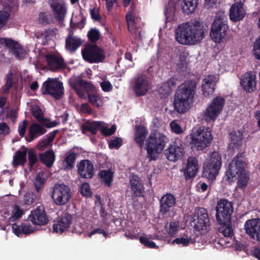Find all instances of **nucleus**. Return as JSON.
<instances>
[{"label": "nucleus", "mask_w": 260, "mask_h": 260, "mask_svg": "<svg viewBox=\"0 0 260 260\" xmlns=\"http://www.w3.org/2000/svg\"><path fill=\"white\" fill-rule=\"evenodd\" d=\"M246 159L244 152L238 153L229 164L224 177V181L230 184L238 178L237 184L241 189L245 188L249 180V174L246 171Z\"/></svg>", "instance_id": "f257e3e1"}, {"label": "nucleus", "mask_w": 260, "mask_h": 260, "mask_svg": "<svg viewBox=\"0 0 260 260\" xmlns=\"http://www.w3.org/2000/svg\"><path fill=\"white\" fill-rule=\"evenodd\" d=\"M197 86L196 80L189 79L178 87L174 96V107L178 113H185L189 110L193 102Z\"/></svg>", "instance_id": "f03ea898"}, {"label": "nucleus", "mask_w": 260, "mask_h": 260, "mask_svg": "<svg viewBox=\"0 0 260 260\" xmlns=\"http://www.w3.org/2000/svg\"><path fill=\"white\" fill-rule=\"evenodd\" d=\"M206 31V27L199 22L182 23L176 29V40L182 45H193L204 38Z\"/></svg>", "instance_id": "7ed1b4c3"}, {"label": "nucleus", "mask_w": 260, "mask_h": 260, "mask_svg": "<svg viewBox=\"0 0 260 260\" xmlns=\"http://www.w3.org/2000/svg\"><path fill=\"white\" fill-rule=\"evenodd\" d=\"M234 212L233 205L227 199H220L216 207V219L218 231L225 237H232L234 235L232 223V216Z\"/></svg>", "instance_id": "20e7f679"}, {"label": "nucleus", "mask_w": 260, "mask_h": 260, "mask_svg": "<svg viewBox=\"0 0 260 260\" xmlns=\"http://www.w3.org/2000/svg\"><path fill=\"white\" fill-rule=\"evenodd\" d=\"M169 139L164 134L154 131L151 133L146 141V149L150 160H155L157 155L164 150Z\"/></svg>", "instance_id": "39448f33"}, {"label": "nucleus", "mask_w": 260, "mask_h": 260, "mask_svg": "<svg viewBox=\"0 0 260 260\" xmlns=\"http://www.w3.org/2000/svg\"><path fill=\"white\" fill-rule=\"evenodd\" d=\"M191 143L198 150H201L208 146L213 139L211 131L209 127H200L193 129L190 134Z\"/></svg>", "instance_id": "423d86ee"}, {"label": "nucleus", "mask_w": 260, "mask_h": 260, "mask_svg": "<svg viewBox=\"0 0 260 260\" xmlns=\"http://www.w3.org/2000/svg\"><path fill=\"white\" fill-rule=\"evenodd\" d=\"M221 157L217 152H214L206 160L203 166V176L214 180L221 167Z\"/></svg>", "instance_id": "0eeeda50"}, {"label": "nucleus", "mask_w": 260, "mask_h": 260, "mask_svg": "<svg viewBox=\"0 0 260 260\" xmlns=\"http://www.w3.org/2000/svg\"><path fill=\"white\" fill-rule=\"evenodd\" d=\"M81 54L84 60L90 63L103 62L106 58L105 50L94 44H86Z\"/></svg>", "instance_id": "6e6552de"}, {"label": "nucleus", "mask_w": 260, "mask_h": 260, "mask_svg": "<svg viewBox=\"0 0 260 260\" xmlns=\"http://www.w3.org/2000/svg\"><path fill=\"white\" fill-rule=\"evenodd\" d=\"M228 29L227 18L225 16L216 18L211 28L210 37L212 40L218 43L223 42L225 40Z\"/></svg>", "instance_id": "1a4fd4ad"}, {"label": "nucleus", "mask_w": 260, "mask_h": 260, "mask_svg": "<svg viewBox=\"0 0 260 260\" xmlns=\"http://www.w3.org/2000/svg\"><path fill=\"white\" fill-rule=\"evenodd\" d=\"M192 223L193 229L197 231L208 230L210 226V219L205 208L198 207L195 209Z\"/></svg>", "instance_id": "9d476101"}, {"label": "nucleus", "mask_w": 260, "mask_h": 260, "mask_svg": "<svg viewBox=\"0 0 260 260\" xmlns=\"http://www.w3.org/2000/svg\"><path fill=\"white\" fill-rule=\"evenodd\" d=\"M70 188L63 184H56L53 188L52 198L57 205H63L68 203L71 197Z\"/></svg>", "instance_id": "9b49d317"}, {"label": "nucleus", "mask_w": 260, "mask_h": 260, "mask_svg": "<svg viewBox=\"0 0 260 260\" xmlns=\"http://www.w3.org/2000/svg\"><path fill=\"white\" fill-rule=\"evenodd\" d=\"M224 102L223 98L217 96L214 98L205 112L204 115L205 120L207 122L214 121L221 111Z\"/></svg>", "instance_id": "f8f14e48"}, {"label": "nucleus", "mask_w": 260, "mask_h": 260, "mask_svg": "<svg viewBox=\"0 0 260 260\" xmlns=\"http://www.w3.org/2000/svg\"><path fill=\"white\" fill-rule=\"evenodd\" d=\"M0 44L5 45L18 59H23L26 54L25 49L16 41L12 39L1 38Z\"/></svg>", "instance_id": "ddd939ff"}, {"label": "nucleus", "mask_w": 260, "mask_h": 260, "mask_svg": "<svg viewBox=\"0 0 260 260\" xmlns=\"http://www.w3.org/2000/svg\"><path fill=\"white\" fill-rule=\"evenodd\" d=\"M256 76L254 72H247L242 76L240 85L246 92H253L256 90Z\"/></svg>", "instance_id": "4468645a"}, {"label": "nucleus", "mask_w": 260, "mask_h": 260, "mask_svg": "<svg viewBox=\"0 0 260 260\" xmlns=\"http://www.w3.org/2000/svg\"><path fill=\"white\" fill-rule=\"evenodd\" d=\"M149 87L148 80L145 75H139L134 78L133 88L137 96L145 95L149 90Z\"/></svg>", "instance_id": "2eb2a0df"}, {"label": "nucleus", "mask_w": 260, "mask_h": 260, "mask_svg": "<svg viewBox=\"0 0 260 260\" xmlns=\"http://www.w3.org/2000/svg\"><path fill=\"white\" fill-rule=\"evenodd\" d=\"M246 233L250 238L260 241V219L252 218L247 220L244 224Z\"/></svg>", "instance_id": "dca6fc26"}, {"label": "nucleus", "mask_w": 260, "mask_h": 260, "mask_svg": "<svg viewBox=\"0 0 260 260\" xmlns=\"http://www.w3.org/2000/svg\"><path fill=\"white\" fill-rule=\"evenodd\" d=\"M176 204L175 196L171 193L164 194L159 200V212L163 216L170 212Z\"/></svg>", "instance_id": "f3484780"}, {"label": "nucleus", "mask_w": 260, "mask_h": 260, "mask_svg": "<svg viewBox=\"0 0 260 260\" xmlns=\"http://www.w3.org/2000/svg\"><path fill=\"white\" fill-rule=\"evenodd\" d=\"M28 219L33 224L37 225H45L48 220L44 208L41 206L31 211Z\"/></svg>", "instance_id": "a211bd4d"}, {"label": "nucleus", "mask_w": 260, "mask_h": 260, "mask_svg": "<svg viewBox=\"0 0 260 260\" xmlns=\"http://www.w3.org/2000/svg\"><path fill=\"white\" fill-rule=\"evenodd\" d=\"M78 173L83 178L90 179L94 175V167L88 159L81 160L77 165Z\"/></svg>", "instance_id": "6ab92c4d"}, {"label": "nucleus", "mask_w": 260, "mask_h": 260, "mask_svg": "<svg viewBox=\"0 0 260 260\" xmlns=\"http://www.w3.org/2000/svg\"><path fill=\"white\" fill-rule=\"evenodd\" d=\"M72 217L71 214L67 212L61 217L57 218V220L53 225V232L56 233L62 234L69 227H70Z\"/></svg>", "instance_id": "aec40b11"}, {"label": "nucleus", "mask_w": 260, "mask_h": 260, "mask_svg": "<svg viewBox=\"0 0 260 260\" xmlns=\"http://www.w3.org/2000/svg\"><path fill=\"white\" fill-rule=\"evenodd\" d=\"M184 153V148L182 145L180 144L178 145L176 143L171 145L166 150L165 155L167 158L172 161H176L181 159Z\"/></svg>", "instance_id": "412c9836"}, {"label": "nucleus", "mask_w": 260, "mask_h": 260, "mask_svg": "<svg viewBox=\"0 0 260 260\" xmlns=\"http://www.w3.org/2000/svg\"><path fill=\"white\" fill-rule=\"evenodd\" d=\"M244 4L241 2L234 3L230 9V18L233 22H237L242 20L246 14L244 9Z\"/></svg>", "instance_id": "4be33fe9"}, {"label": "nucleus", "mask_w": 260, "mask_h": 260, "mask_svg": "<svg viewBox=\"0 0 260 260\" xmlns=\"http://www.w3.org/2000/svg\"><path fill=\"white\" fill-rule=\"evenodd\" d=\"M62 82L57 78H50V95L56 100H60L64 94Z\"/></svg>", "instance_id": "5701e85b"}, {"label": "nucleus", "mask_w": 260, "mask_h": 260, "mask_svg": "<svg viewBox=\"0 0 260 260\" xmlns=\"http://www.w3.org/2000/svg\"><path fill=\"white\" fill-rule=\"evenodd\" d=\"M198 161L194 157H190L187 159V166L184 172V175L186 180L196 177L198 171Z\"/></svg>", "instance_id": "b1692460"}, {"label": "nucleus", "mask_w": 260, "mask_h": 260, "mask_svg": "<svg viewBox=\"0 0 260 260\" xmlns=\"http://www.w3.org/2000/svg\"><path fill=\"white\" fill-rule=\"evenodd\" d=\"M129 184L134 197H140L143 196L144 186L138 175L135 174L132 175Z\"/></svg>", "instance_id": "393cba45"}, {"label": "nucleus", "mask_w": 260, "mask_h": 260, "mask_svg": "<svg viewBox=\"0 0 260 260\" xmlns=\"http://www.w3.org/2000/svg\"><path fill=\"white\" fill-rule=\"evenodd\" d=\"M243 130L233 131L229 133L230 143L229 147L235 150L239 148L242 144Z\"/></svg>", "instance_id": "a878e982"}, {"label": "nucleus", "mask_w": 260, "mask_h": 260, "mask_svg": "<svg viewBox=\"0 0 260 260\" xmlns=\"http://www.w3.org/2000/svg\"><path fill=\"white\" fill-rule=\"evenodd\" d=\"M215 86L214 76L208 75L206 76L203 81L202 86L204 96L207 97L212 95L214 92Z\"/></svg>", "instance_id": "bb28decb"}, {"label": "nucleus", "mask_w": 260, "mask_h": 260, "mask_svg": "<svg viewBox=\"0 0 260 260\" xmlns=\"http://www.w3.org/2000/svg\"><path fill=\"white\" fill-rule=\"evenodd\" d=\"M66 67L63 59L60 55H55L50 53V71L56 72Z\"/></svg>", "instance_id": "cd10ccee"}, {"label": "nucleus", "mask_w": 260, "mask_h": 260, "mask_svg": "<svg viewBox=\"0 0 260 260\" xmlns=\"http://www.w3.org/2000/svg\"><path fill=\"white\" fill-rule=\"evenodd\" d=\"M46 131L45 128L37 123H34L31 124L29 128V137L25 139L27 142H31L35 138L45 133Z\"/></svg>", "instance_id": "c85d7f7f"}, {"label": "nucleus", "mask_w": 260, "mask_h": 260, "mask_svg": "<svg viewBox=\"0 0 260 260\" xmlns=\"http://www.w3.org/2000/svg\"><path fill=\"white\" fill-rule=\"evenodd\" d=\"M77 155V153L72 150L65 153L62 161V165L64 170H70L74 168Z\"/></svg>", "instance_id": "c756f323"}, {"label": "nucleus", "mask_w": 260, "mask_h": 260, "mask_svg": "<svg viewBox=\"0 0 260 260\" xmlns=\"http://www.w3.org/2000/svg\"><path fill=\"white\" fill-rule=\"evenodd\" d=\"M196 242L195 237L192 235L191 232L186 231L181 237L177 238L172 241V244L182 245L183 246H187L189 243L193 244Z\"/></svg>", "instance_id": "7c9ffc66"}, {"label": "nucleus", "mask_w": 260, "mask_h": 260, "mask_svg": "<svg viewBox=\"0 0 260 260\" xmlns=\"http://www.w3.org/2000/svg\"><path fill=\"white\" fill-rule=\"evenodd\" d=\"M102 122L101 121H93L90 122L88 121L83 123L81 126L82 133L85 134L86 132H90L92 135H95L98 130L102 126Z\"/></svg>", "instance_id": "2f4dec72"}, {"label": "nucleus", "mask_w": 260, "mask_h": 260, "mask_svg": "<svg viewBox=\"0 0 260 260\" xmlns=\"http://www.w3.org/2000/svg\"><path fill=\"white\" fill-rule=\"evenodd\" d=\"M27 149L23 150H17L13 156L12 165L16 167L18 166H23L26 162Z\"/></svg>", "instance_id": "473e14b6"}, {"label": "nucleus", "mask_w": 260, "mask_h": 260, "mask_svg": "<svg viewBox=\"0 0 260 260\" xmlns=\"http://www.w3.org/2000/svg\"><path fill=\"white\" fill-rule=\"evenodd\" d=\"M125 19L129 31L131 34L136 33L137 29V23L139 18L136 17L132 12L128 11L125 15Z\"/></svg>", "instance_id": "72a5a7b5"}, {"label": "nucleus", "mask_w": 260, "mask_h": 260, "mask_svg": "<svg viewBox=\"0 0 260 260\" xmlns=\"http://www.w3.org/2000/svg\"><path fill=\"white\" fill-rule=\"evenodd\" d=\"M147 134L148 131L144 126L139 125L137 126L135 141L140 148H142L143 146L144 140Z\"/></svg>", "instance_id": "f704fd0d"}, {"label": "nucleus", "mask_w": 260, "mask_h": 260, "mask_svg": "<svg viewBox=\"0 0 260 260\" xmlns=\"http://www.w3.org/2000/svg\"><path fill=\"white\" fill-rule=\"evenodd\" d=\"M114 172L111 169L100 170L99 172V177L102 179L105 185L108 187L112 186L113 181Z\"/></svg>", "instance_id": "c9c22d12"}, {"label": "nucleus", "mask_w": 260, "mask_h": 260, "mask_svg": "<svg viewBox=\"0 0 260 260\" xmlns=\"http://www.w3.org/2000/svg\"><path fill=\"white\" fill-rule=\"evenodd\" d=\"M47 181V176L43 172H39L36 176L34 182L35 189L38 193L42 191Z\"/></svg>", "instance_id": "e433bc0d"}, {"label": "nucleus", "mask_w": 260, "mask_h": 260, "mask_svg": "<svg viewBox=\"0 0 260 260\" xmlns=\"http://www.w3.org/2000/svg\"><path fill=\"white\" fill-rule=\"evenodd\" d=\"M50 6L53 9L55 17L58 21H62L66 12L64 7L59 3L53 4H51Z\"/></svg>", "instance_id": "4c0bfd02"}, {"label": "nucleus", "mask_w": 260, "mask_h": 260, "mask_svg": "<svg viewBox=\"0 0 260 260\" xmlns=\"http://www.w3.org/2000/svg\"><path fill=\"white\" fill-rule=\"evenodd\" d=\"M198 4V0H183L182 11L187 14H191L195 10Z\"/></svg>", "instance_id": "58836bf2"}, {"label": "nucleus", "mask_w": 260, "mask_h": 260, "mask_svg": "<svg viewBox=\"0 0 260 260\" xmlns=\"http://www.w3.org/2000/svg\"><path fill=\"white\" fill-rule=\"evenodd\" d=\"M81 45V40L74 37H69L66 41V48L72 51L76 50Z\"/></svg>", "instance_id": "ea45409f"}, {"label": "nucleus", "mask_w": 260, "mask_h": 260, "mask_svg": "<svg viewBox=\"0 0 260 260\" xmlns=\"http://www.w3.org/2000/svg\"><path fill=\"white\" fill-rule=\"evenodd\" d=\"M32 115L38 121L44 124L46 127L49 128V121L47 122L46 118H44L43 113L40 108L32 110Z\"/></svg>", "instance_id": "a19ab883"}, {"label": "nucleus", "mask_w": 260, "mask_h": 260, "mask_svg": "<svg viewBox=\"0 0 260 260\" xmlns=\"http://www.w3.org/2000/svg\"><path fill=\"white\" fill-rule=\"evenodd\" d=\"M23 213V210L19 206L15 205L12 211V216L9 218V223L14 222L16 219H19Z\"/></svg>", "instance_id": "79ce46f5"}, {"label": "nucleus", "mask_w": 260, "mask_h": 260, "mask_svg": "<svg viewBox=\"0 0 260 260\" xmlns=\"http://www.w3.org/2000/svg\"><path fill=\"white\" fill-rule=\"evenodd\" d=\"M100 31L95 28H91L87 33L88 40L92 43H96L100 38Z\"/></svg>", "instance_id": "37998d69"}, {"label": "nucleus", "mask_w": 260, "mask_h": 260, "mask_svg": "<svg viewBox=\"0 0 260 260\" xmlns=\"http://www.w3.org/2000/svg\"><path fill=\"white\" fill-rule=\"evenodd\" d=\"M88 99L89 102L92 106L96 107H100L103 105V101L101 98L95 94H88Z\"/></svg>", "instance_id": "c03bdc74"}, {"label": "nucleus", "mask_w": 260, "mask_h": 260, "mask_svg": "<svg viewBox=\"0 0 260 260\" xmlns=\"http://www.w3.org/2000/svg\"><path fill=\"white\" fill-rule=\"evenodd\" d=\"M171 92L172 89L169 87V85L165 83H163L158 89V92L161 98H166Z\"/></svg>", "instance_id": "a18cd8bd"}, {"label": "nucleus", "mask_w": 260, "mask_h": 260, "mask_svg": "<svg viewBox=\"0 0 260 260\" xmlns=\"http://www.w3.org/2000/svg\"><path fill=\"white\" fill-rule=\"evenodd\" d=\"M179 230V224L176 221H171L169 223L168 234L171 237H175Z\"/></svg>", "instance_id": "49530a36"}, {"label": "nucleus", "mask_w": 260, "mask_h": 260, "mask_svg": "<svg viewBox=\"0 0 260 260\" xmlns=\"http://www.w3.org/2000/svg\"><path fill=\"white\" fill-rule=\"evenodd\" d=\"M35 229L28 222L21 223V234L28 235L34 233Z\"/></svg>", "instance_id": "de8ad7c7"}, {"label": "nucleus", "mask_w": 260, "mask_h": 260, "mask_svg": "<svg viewBox=\"0 0 260 260\" xmlns=\"http://www.w3.org/2000/svg\"><path fill=\"white\" fill-rule=\"evenodd\" d=\"M28 166L30 170L34 167V165L37 163L38 160V157L35 152L32 150H29L28 152Z\"/></svg>", "instance_id": "09e8293b"}, {"label": "nucleus", "mask_w": 260, "mask_h": 260, "mask_svg": "<svg viewBox=\"0 0 260 260\" xmlns=\"http://www.w3.org/2000/svg\"><path fill=\"white\" fill-rule=\"evenodd\" d=\"M139 241L142 244L144 245L146 247L150 248H156L158 247L154 242L150 241L147 237L141 236L139 238Z\"/></svg>", "instance_id": "8fccbe9b"}, {"label": "nucleus", "mask_w": 260, "mask_h": 260, "mask_svg": "<svg viewBox=\"0 0 260 260\" xmlns=\"http://www.w3.org/2000/svg\"><path fill=\"white\" fill-rule=\"evenodd\" d=\"M37 39L41 41V44L43 45L48 44L49 40V30L46 29L41 33H38L37 35Z\"/></svg>", "instance_id": "3c124183"}, {"label": "nucleus", "mask_w": 260, "mask_h": 260, "mask_svg": "<svg viewBox=\"0 0 260 260\" xmlns=\"http://www.w3.org/2000/svg\"><path fill=\"white\" fill-rule=\"evenodd\" d=\"M253 52L256 59L260 60V36L254 42Z\"/></svg>", "instance_id": "603ef678"}, {"label": "nucleus", "mask_w": 260, "mask_h": 260, "mask_svg": "<svg viewBox=\"0 0 260 260\" xmlns=\"http://www.w3.org/2000/svg\"><path fill=\"white\" fill-rule=\"evenodd\" d=\"M80 192L83 196L89 197L92 194L88 183H84L80 187Z\"/></svg>", "instance_id": "864d4df0"}, {"label": "nucleus", "mask_w": 260, "mask_h": 260, "mask_svg": "<svg viewBox=\"0 0 260 260\" xmlns=\"http://www.w3.org/2000/svg\"><path fill=\"white\" fill-rule=\"evenodd\" d=\"M122 144V140L120 138L116 137L113 140L110 141L109 143V147L110 149L119 148Z\"/></svg>", "instance_id": "5fc2aeb1"}, {"label": "nucleus", "mask_w": 260, "mask_h": 260, "mask_svg": "<svg viewBox=\"0 0 260 260\" xmlns=\"http://www.w3.org/2000/svg\"><path fill=\"white\" fill-rule=\"evenodd\" d=\"M10 16V15L8 12L0 11V29L5 26Z\"/></svg>", "instance_id": "6e6d98bb"}, {"label": "nucleus", "mask_w": 260, "mask_h": 260, "mask_svg": "<svg viewBox=\"0 0 260 260\" xmlns=\"http://www.w3.org/2000/svg\"><path fill=\"white\" fill-rule=\"evenodd\" d=\"M116 129V126L115 125H112L110 128L106 127H102L101 128V132L102 134L105 136H111L114 134Z\"/></svg>", "instance_id": "4d7b16f0"}, {"label": "nucleus", "mask_w": 260, "mask_h": 260, "mask_svg": "<svg viewBox=\"0 0 260 260\" xmlns=\"http://www.w3.org/2000/svg\"><path fill=\"white\" fill-rule=\"evenodd\" d=\"M13 84V75L11 71H9L7 75L5 84L6 89L9 90Z\"/></svg>", "instance_id": "13d9d810"}, {"label": "nucleus", "mask_w": 260, "mask_h": 260, "mask_svg": "<svg viewBox=\"0 0 260 260\" xmlns=\"http://www.w3.org/2000/svg\"><path fill=\"white\" fill-rule=\"evenodd\" d=\"M170 127L172 131L176 134H180L183 132L181 127L175 120L170 123Z\"/></svg>", "instance_id": "bf43d9fd"}, {"label": "nucleus", "mask_w": 260, "mask_h": 260, "mask_svg": "<svg viewBox=\"0 0 260 260\" xmlns=\"http://www.w3.org/2000/svg\"><path fill=\"white\" fill-rule=\"evenodd\" d=\"M39 157L40 161L47 167L49 168V149L44 153H40Z\"/></svg>", "instance_id": "052dcab7"}, {"label": "nucleus", "mask_w": 260, "mask_h": 260, "mask_svg": "<svg viewBox=\"0 0 260 260\" xmlns=\"http://www.w3.org/2000/svg\"><path fill=\"white\" fill-rule=\"evenodd\" d=\"M90 14L91 18L95 21H99L101 19V16L99 14V9L96 7L90 9Z\"/></svg>", "instance_id": "680f3d73"}, {"label": "nucleus", "mask_w": 260, "mask_h": 260, "mask_svg": "<svg viewBox=\"0 0 260 260\" xmlns=\"http://www.w3.org/2000/svg\"><path fill=\"white\" fill-rule=\"evenodd\" d=\"M27 126V121L25 120L22 124H19L18 126V132L21 137L25 136L26 129Z\"/></svg>", "instance_id": "e2e57ef3"}, {"label": "nucleus", "mask_w": 260, "mask_h": 260, "mask_svg": "<svg viewBox=\"0 0 260 260\" xmlns=\"http://www.w3.org/2000/svg\"><path fill=\"white\" fill-rule=\"evenodd\" d=\"M102 90L105 92H108L112 90L113 87L110 81H104L100 83Z\"/></svg>", "instance_id": "0e129e2a"}, {"label": "nucleus", "mask_w": 260, "mask_h": 260, "mask_svg": "<svg viewBox=\"0 0 260 260\" xmlns=\"http://www.w3.org/2000/svg\"><path fill=\"white\" fill-rule=\"evenodd\" d=\"M37 147L40 151H43L47 148L49 147V137L40 141Z\"/></svg>", "instance_id": "69168bd1"}, {"label": "nucleus", "mask_w": 260, "mask_h": 260, "mask_svg": "<svg viewBox=\"0 0 260 260\" xmlns=\"http://www.w3.org/2000/svg\"><path fill=\"white\" fill-rule=\"evenodd\" d=\"M76 82L78 85H80L81 87L84 88H89L91 84L86 81H85L83 79V78L79 76L76 79Z\"/></svg>", "instance_id": "338daca9"}, {"label": "nucleus", "mask_w": 260, "mask_h": 260, "mask_svg": "<svg viewBox=\"0 0 260 260\" xmlns=\"http://www.w3.org/2000/svg\"><path fill=\"white\" fill-rule=\"evenodd\" d=\"M33 194L31 193H26L24 196V204L29 205L34 203Z\"/></svg>", "instance_id": "774afa93"}]
</instances>
